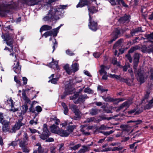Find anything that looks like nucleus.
Listing matches in <instances>:
<instances>
[{
	"label": "nucleus",
	"instance_id": "1",
	"mask_svg": "<svg viewBox=\"0 0 153 153\" xmlns=\"http://www.w3.org/2000/svg\"><path fill=\"white\" fill-rule=\"evenodd\" d=\"M4 38V40L6 42L7 45L10 46L11 48V49H9L7 47H5L4 49V50H7L10 52H11V50L13 52L10 54V55L14 57V63L13 66V69L14 71L16 74H19L20 73L21 71V67L19 65V62L18 61H15L16 59V53H18V50L16 48L13 50V40L12 39L8 34H5L3 36Z\"/></svg>",
	"mask_w": 153,
	"mask_h": 153
},
{
	"label": "nucleus",
	"instance_id": "2",
	"mask_svg": "<svg viewBox=\"0 0 153 153\" xmlns=\"http://www.w3.org/2000/svg\"><path fill=\"white\" fill-rule=\"evenodd\" d=\"M66 7V5H61L57 9L55 8H51L47 15L43 18V20L51 22L59 19L61 16V14L64 13L63 9Z\"/></svg>",
	"mask_w": 153,
	"mask_h": 153
},
{
	"label": "nucleus",
	"instance_id": "3",
	"mask_svg": "<svg viewBox=\"0 0 153 153\" xmlns=\"http://www.w3.org/2000/svg\"><path fill=\"white\" fill-rule=\"evenodd\" d=\"M43 132L40 135V137L42 139L45 140L50 135L51 133L48 130L47 125L45 124H44L43 125Z\"/></svg>",
	"mask_w": 153,
	"mask_h": 153
},
{
	"label": "nucleus",
	"instance_id": "4",
	"mask_svg": "<svg viewBox=\"0 0 153 153\" xmlns=\"http://www.w3.org/2000/svg\"><path fill=\"white\" fill-rule=\"evenodd\" d=\"M101 69L99 71V72L101 75H103L102 79L104 80H107L108 75L107 74V72L105 70H107L109 68V67H108L103 65L100 66Z\"/></svg>",
	"mask_w": 153,
	"mask_h": 153
},
{
	"label": "nucleus",
	"instance_id": "5",
	"mask_svg": "<svg viewBox=\"0 0 153 153\" xmlns=\"http://www.w3.org/2000/svg\"><path fill=\"white\" fill-rule=\"evenodd\" d=\"M136 78L137 80L141 83L144 82L145 79L144 73L141 70H139L136 75Z\"/></svg>",
	"mask_w": 153,
	"mask_h": 153
},
{
	"label": "nucleus",
	"instance_id": "6",
	"mask_svg": "<svg viewBox=\"0 0 153 153\" xmlns=\"http://www.w3.org/2000/svg\"><path fill=\"white\" fill-rule=\"evenodd\" d=\"M89 24L88 25V26L90 29L95 31L97 29V23L92 21L90 13H89Z\"/></svg>",
	"mask_w": 153,
	"mask_h": 153
},
{
	"label": "nucleus",
	"instance_id": "7",
	"mask_svg": "<svg viewBox=\"0 0 153 153\" xmlns=\"http://www.w3.org/2000/svg\"><path fill=\"white\" fill-rule=\"evenodd\" d=\"M102 98L104 100V101L107 102H112L116 101L119 102L121 101H124L125 99L123 98L119 99H114L113 98L111 97H105L104 96H102Z\"/></svg>",
	"mask_w": 153,
	"mask_h": 153
},
{
	"label": "nucleus",
	"instance_id": "8",
	"mask_svg": "<svg viewBox=\"0 0 153 153\" xmlns=\"http://www.w3.org/2000/svg\"><path fill=\"white\" fill-rule=\"evenodd\" d=\"M120 34V31L119 30L116 28L112 34V36H113V38L109 41V43H111L114 41H115L118 37V36Z\"/></svg>",
	"mask_w": 153,
	"mask_h": 153
},
{
	"label": "nucleus",
	"instance_id": "9",
	"mask_svg": "<svg viewBox=\"0 0 153 153\" xmlns=\"http://www.w3.org/2000/svg\"><path fill=\"white\" fill-rule=\"evenodd\" d=\"M69 108L70 109L74 112L76 115L77 116L80 115V113L79 110L78 109L76 105L72 104L69 105Z\"/></svg>",
	"mask_w": 153,
	"mask_h": 153
},
{
	"label": "nucleus",
	"instance_id": "10",
	"mask_svg": "<svg viewBox=\"0 0 153 153\" xmlns=\"http://www.w3.org/2000/svg\"><path fill=\"white\" fill-rule=\"evenodd\" d=\"M93 127L92 126H89L88 127H86L85 126H83L81 131L82 132L83 134L85 135H88L90 134V133L88 132L89 130L92 129Z\"/></svg>",
	"mask_w": 153,
	"mask_h": 153
},
{
	"label": "nucleus",
	"instance_id": "11",
	"mask_svg": "<svg viewBox=\"0 0 153 153\" xmlns=\"http://www.w3.org/2000/svg\"><path fill=\"white\" fill-rule=\"evenodd\" d=\"M39 0H25L24 3L30 6L38 4Z\"/></svg>",
	"mask_w": 153,
	"mask_h": 153
},
{
	"label": "nucleus",
	"instance_id": "12",
	"mask_svg": "<svg viewBox=\"0 0 153 153\" xmlns=\"http://www.w3.org/2000/svg\"><path fill=\"white\" fill-rule=\"evenodd\" d=\"M134 47H132L128 51V53L126 56V58L130 62H131L132 58L131 57L134 55Z\"/></svg>",
	"mask_w": 153,
	"mask_h": 153
},
{
	"label": "nucleus",
	"instance_id": "13",
	"mask_svg": "<svg viewBox=\"0 0 153 153\" xmlns=\"http://www.w3.org/2000/svg\"><path fill=\"white\" fill-rule=\"evenodd\" d=\"M23 125V123L20 121L16 122L15 125L13 127V132H15L16 131L20 129L21 127Z\"/></svg>",
	"mask_w": 153,
	"mask_h": 153
},
{
	"label": "nucleus",
	"instance_id": "14",
	"mask_svg": "<svg viewBox=\"0 0 153 153\" xmlns=\"http://www.w3.org/2000/svg\"><path fill=\"white\" fill-rule=\"evenodd\" d=\"M58 65V61H55L53 58L52 62L49 64L48 66L50 68H56L58 70L59 69V68Z\"/></svg>",
	"mask_w": 153,
	"mask_h": 153
},
{
	"label": "nucleus",
	"instance_id": "15",
	"mask_svg": "<svg viewBox=\"0 0 153 153\" xmlns=\"http://www.w3.org/2000/svg\"><path fill=\"white\" fill-rule=\"evenodd\" d=\"M7 101L8 104H11V108L10 110V111H12L13 112H15L18 110V108H15L14 107V104L13 103V101L11 98H10L8 99Z\"/></svg>",
	"mask_w": 153,
	"mask_h": 153
},
{
	"label": "nucleus",
	"instance_id": "16",
	"mask_svg": "<svg viewBox=\"0 0 153 153\" xmlns=\"http://www.w3.org/2000/svg\"><path fill=\"white\" fill-rule=\"evenodd\" d=\"M69 134V132L67 130H64L61 129H60L58 134L62 137H68Z\"/></svg>",
	"mask_w": 153,
	"mask_h": 153
},
{
	"label": "nucleus",
	"instance_id": "17",
	"mask_svg": "<svg viewBox=\"0 0 153 153\" xmlns=\"http://www.w3.org/2000/svg\"><path fill=\"white\" fill-rule=\"evenodd\" d=\"M50 128L51 131L52 133L57 134L60 129L58 126H56L54 124H53L50 127Z\"/></svg>",
	"mask_w": 153,
	"mask_h": 153
},
{
	"label": "nucleus",
	"instance_id": "18",
	"mask_svg": "<svg viewBox=\"0 0 153 153\" xmlns=\"http://www.w3.org/2000/svg\"><path fill=\"white\" fill-rule=\"evenodd\" d=\"M74 92L73 89L70 86L68 88H66L64 93V95H62L61 97L64 98L67 95L71 94Z\"/></svg>",
	"mask_w": 153,
	"mask_h": 153
},
{
	"label": "nucleus",
	"instance_id": "19",
	"mask_svg": "<svg viewBox=\"0 0 153 153\" xmlns=\"http://www.w3.org/2000/svg\"><path fill=\"white\" fill-rule=\"evenodd\" d=\"M63 25L62 24L57 28L53 29L52 30L50 31L52 32V35L53 36H57V33L59 32V30Z\"/></svg>",
	"mask_w": 153,
	"mask_h": 153
},
{
	"label": "nucleus",
	"instance_id": "20",
	"mask_svg": "<svg viewBox=\"0 0 153 153\" xmlns=\"http://www.w3.org/2000/svg\"><path fill=\"white\" fill-rule=\"evenodd\" d=\"M35 147L36 148L38 149V150L34 151L33 153H43V151L42 149L40 144L39 143L37 144Z\"/></svg>",
	"mask_w": 153,
	"mask_h": 153
},
{
	"label": "nucleus",
	"instance_id": "21",
	"mask_svg": "<svg viewBox=\"0 0 153 153\" xmlns=\"http://www.w3.org/2000/svg\"><path fill=\"white\" fill-rule=\"evenodd\" d=\"M3 125L2 129L4 131L6 132L8 130V126L9 124V122L5 120L4 121L3 123H1Z\"/></svg>",
	"mask_w": 153,
	"mask_h": 153
},
{
	"label": "nucleus",
	"instance_id": "22",
	"mask_svg": "<svg viewBox=\"0 0 153 153\" xmlns=\"http://www.w3.org/2000/svg\"><path fill=\"white\" fill-rule=\"evenodd\" d=\"M139 54L138 53H136L134 54V67L137 65V64L139 62ZM136 72V70H134V73Z\"/></svg>",
	"mask_w": 153,
	"mask_h": 153
},
{
	"label": "nucleus",
	"instance_id": "23",
	"mask_svg": "<svg viewBox=\"0 0 153 153\" xmlns=\"http://www.w3.org/2000/svg\"><path fill=\"white\" fill-rule=\"evenodd\" d=\"M52 27L49 25H43L40 28V31L41 32L43 31L48 30H51Z\"/></svg>",
	"mask_w": 153,
	"mask_h": 153
},
{
	"label": "nucleus",
	"instance_id": "24",
	"mask_svg": "<svg viewBox=\"0 0 153 153\" xmlns=\"http://www.w3.org/2000/svg\"><path fill=\"white\" fill-rule=\"evenodd\" d=\"M115 78L117 80H120L122 82H126L128 85H131L130 82H129L126 79L121 78L120 75H116Z\"/></svg>",
	"mask_w": 153,
	"mask_h": 153
},
{
	"label": "nucleus",
	"instance_id": "25",
	"mask_svg": "<svg viewBox=\"0 0 153 153\" xmlns=\"http://www.w3.org/2000/svg\"><path fill=\"white\" fill-rule=\"evenodd\" d=\"M129 18V16L126 15L124 16L121 18L119 19V21L121 23H124L128 21Z\"/></svg>",
	"mask_w": 153,
	"mask_h": 153
},
{
	"label": "nucleus",
	"instance_id": "26",
	"mask_svg": "<svg viewBox=\"0 0 153 153\" xmlns=\"http://www.w3.org/2000/svg\"><path fill=\"white\" fill-rule=\"evenodd\" d=\"M90 150V148L88 147L83 146L82 148L78 152V153H84L88 152Z\"/></svg>",
	"mask_w": 153,
	"mask_h": 153
},
{
	"label": "nucleus",
	"instance_id": "27",
	"mask_svg": "<svg viewBox=\"0 0 153 153\" xmlns=\"http://www.w3.org/2000/svg\"><path fill=\"white\" fill-rule=\"evenodd\" d=\"M54 76V74H52L50 77H49V78L50 79H51L52 78H53L51 80H49L48 82H51L52 83L55 84L57 83V82L59 78H53Z\"/></svg>",
	"mask_w": 153,
	"mask_h": 153
},
{
	"label": "nucleus",
	"instance_id": "28",
	"mask_svg": "<svg viewBox=\"0 0 153 153\" xmlns=\"http://www.w3.org/2000/svg\"><path fill=\"white\" fill-rule=\"evenodd\" d=\"M100 111V110L96 108H92L89 110V113L92 115H94L97 114Z\"/></svg>",
	"mask_w": 153,
	"mask_h": 153
},
{
	"label": "nucleus",
	"instance_id": "29",
	"mask_svg": "<svg viewBox=\"0 0 153 153\" xmlns=\"http://www.w3.org/2000/svg\"><path fill=\"white\" fill-rule=\"evenodd\" d=\"M123 40L120 39L118 40L116 43L114 45L113 49H118L120 46L121 43L122 42Z\"/></svg>",
	"mask_w": 153,
	"mask_h": 153
},
{
	"label": "nucleus",
	"instance_id": "30",
	"mask_svg": "<svg viewBox=\"0 0 153 153\" xmlns=\"http://www.w3.org/2000/svg\"><path fill=\"white\" fill-rule=\"evenodd\" d=\"M64 68L65 70L67 73L69 74H70L73 72L72 69H71L69 68V65L68 64H66L64 67Z\"/></svg>",
	"mask_w": 153,
	"mask_h": 153
},
{
	"label": "nucleus",
	"instance_id": "31",
	"mask_svg": "<svg viewBox=\"0 0 153 153\" xmlns=\"http://www.w3.org/2000/svg\"><path fill=\"white\" fill-rule=\"evenodd\" d=\"M87 0H81L80 2L76 5V7H82L87 4Z\"/></svg>",
	"mask_w": 153,
	"mask_h": 153
},
{
	"label": "nucleus",
	"instance_id": "32",
	"mask_svg": "<svg viewBox=\"0 0 153 153\" xmlns=\"http://www.w3.org/2000/svg\"><path fill=\"white\" fill-rule=\"evenodd\" d=\"M71 67L74 72L77 71L79 69V65L76 63L73 64L71 65Z\"/></svg>",
	"mask_w": 153,
	"mask_h": 153
},
{
	"label": "nucleus",
	"instance_id": "33",
	"mask_svg": "<svg viewBox=\"0 0 153 153\" xmlns=\"http://www.w3.org/2000/svg\"><path fill=\"white\" fill-rule=\"evenodd\" d=\"M61 105L62 106L63 108L64 109V114H65V115H67L68 111V109L67 105L64 102H62L61 104Z\"/></svg>",
	"mask_w": 153,
	"mask_h": 153
},
{
	"label": "nucleus",
	"instance_id": "34",
	"mask_svg": "<svg viewBox=\"0 0 153 153\" xmlns=\"http://www.w3.org/2000/svg\"><path fill=\"white\" fill-rule=\"evenodd\" d=\"M92 122H96L95 117H91L90 118H87L85 121H84V123H89Z\"/></svg>",
	"mask_w": 153,
	"mask_h": 153
},
{
	"label": "nucleus",
	"instance_id": "35",
	"mask_svg": "<svg viewBox=\"0 0 153 153\" xmlns=\"http://www.w3.org/2000/svg\"><path fill=\"white\" fill-rule=\"evenodd\" d=\"M25 140L24 141H21L20 142L19 146L21 147H24L27 144V141H28L27 138L26 137Z\"/></svg>",
	"mask_w": 153,
	"mask_h": 153
},
{
	"label": "nucleus",
	"instance_id": "36",
	"mask_svg": "<svg viewBox=\"0 0 153 153\" xmlns=\"http://www.w3.org/2000/svg\"><path fill=\"white\" fill-rule=\"evenodd\" d=\"M128 103L127 102H123L119 107V110L125 108L126 109L128 106Z\"/></svg>",
	"mask_w": 153,
	"mask_h": 153
},
{
	"label": "nucleus",
	"instance_id": "37",
	"mask_svg": "<svg viewBox=\"0 0 153 153\" xmlns=\"http://www.w3.org/2000/svg\"><path fill=\"white\" fill-rule=\"evenodd\" d=\"M87 98V97L86 95H81L79 97L78 99V102H82L85 100V99Z\"/></svg>",
	"mask_w": 153,
	"mask_h": 153
},
{
	"label": "nucleus",
	"instance_id": "38",
	"mask_svg": "<svg viewBox=\"0 0 153 153\" xmlns=\"http://www.w3.org/2000/svg\"><path fill=\"white\" fill-rule=\"evenodd\" d=\"M75 128V126L74 125L69 126H68L67 130L68 132H69V134L73 131L74 129Z\"/></svg>",
	"mask_w": 153,
	"mask_h": 153
},
{
	"label": "nucleus",
	"instance_id": "39",
	"mask_svg": "<svg viewBox=\"0 0 153 153\" xmlns=\"http://www.w3.org/2000/svg\"><path fill=\"white\" fill-rule=\"evenodd\" d=\"M36 117H35L33 120H30L29 122L30 124L31 125H36L37 123L38 119L36 118Z\"/></svg>",
	"mask_w": 153,
	"mask_h": 153
},
{
	"label": "nucleus",
	"instance_id": "40",
	"mask_svg": "<svg viewBox=\"0 0 153 153\" xmlns=\"http://www.w3.org/2000/svg\"><path fill=\"white\" fill-rule=\"evenodd\" d=\"M112 63L114 65H116L117 66H120V65L119 63V62H118L117 59L116 58H114L112 60Z\"/></svg>",
	"mask_w": 153,
	"mask_h": 153
},
{
	"label": "nucleus",
	"instance_id": "41",
	"mask_svg": "<svg viewBox=\"0 0 153 153\" xmlns=\"http://www.w3.org/2000/svg\"><path fill=\"white\" fill-rule=\"evenodd\" d=\"M88 10L90 13H92L96 12L97 11V9L96 7H93L88 8Z\"/></svg>",
	"mask_w": 153,
	"mask_h": 153
},
{
	"label": "nucleus",
	"instance_id": "42",
	"mask_svg": "<svg viewBox=\"0 0 153 153\" xmlns=\"http://www.w3.org/2000/svg\"><path fill=\"white\" fill-rule=\"evenodd\" d=\"M142 123L141 120H137L134 121V128L138 127Z\"/></svg>",
	"mask_w": 153,
	"mask_h": 153
},
{
	"label": "nucleus",
	"instance_id": "43",
	"mask_svg": "<svg viewBox=\"0 0 153 153\" xmlns=\"http://www.w3.org/2000/svg\"><path fill=\"white\" fill-rule=\"evenodd\" d=\"M22 96L23 99H24V100L27 101L28 100H29V99L27 97L26 95V94L25 91L24 90L22 91Z\"/></svg>",
	"mask_w": 153,
	"mask_h": 153
},
{
	"label": "nucleus",
	"instance_id": "44",
	"mask_svg": "<svg viewBox=\"0 0 153 153\" xmlns=\"http://www.w3.org/2000/svg\"><path fill=\"white\" fill-rule=\"evenodd\" d=\"M28 109V107L26 105H25L22 106V113L24 114L26 112Z\"/></svg>",
	"mask_w": 153,
	"mask_h": 153
},
{
	"label": "nucleus",
	"instance_id": "45",
	"mask_svg": "<svg viewBox=\"0 0 153 153\" xmlns=\"http://www.w3.org/2000/svg\"><path fill=\"white\" fill-rule=\"evenodd\" d=\"M81 146V144H79L75 145L73 147H71V150H75L79 148Z\"/></svg>",
	"mask_w": 153,
	"mask_h": 153
},
{
	"label": "nucleus",
	"instance_id": "46",
	"mask_svg": "<svg viewBox=\"0 0 153 153\" xmlns=\"http://www.w3.org/2000/svg\"><path fill=\"white\" fill-rule=\"evenodd\" d=\"M118 4H120L121 3L122 5L126 7H127L128 6L125 3L123 0H116Z\"/></svg>",
	"mask_w": 153,
	"mask_h": 153
},
{
	"label": "nucleus",
	"instance_id": "47",
	"mask_svg": "<svg viewBox=\"0 0 153 153\" xmlns=\"http://www.w3.org/2000/svg\"><path fill=\"white\" fill-rule=\"evenodd\" d=\"M53 51L52 52H53L55 50V47H57V42L56 41V39L55 38H54L53 39Z\"/></svg>",
	"mask_w": 153,
	"mask_h": 153
},
{
	"label": "nucleus",
	"instance_id": "48",
	"mask_svg": "<svg viewBox=\"0 0 153 153\" xmlns=\"http://www.w3.org/2000/svg\"><path fill=\"white\" fill-rule=\"evenodd\" d=\"M114 132V131L111 130L109 131H103L102 132V133L105 135L108 136L113 133Z\"/></svg>",
	"mask_w": 153,
	"mask_h": 153
},
{
	"label": "nucleus",
	"instance_id": "49",
	"mask_svg": "<svg viewBox=\"0 0 153 153\" xmlns=\"http://www.w3.org/2000/svg\"><path fill=\"white\" fill-rule=\"evenodd\" d=\"M84 91L85 92L88 94L92 93L93 92V91L89 87H87V88H86L84 89Z\"/></svg>",
	"mask_w": 153,
	"mask_h": 153
},
{
	"label": "nucleus",
	"instance_id": "50",
	"mask_svg": "<svg viewBox=\"0 0 153 153\" xmlns=\"http://www.w3.org/2000/svg\"><path fill=\"white\" fill-rule=\"evenodd\" d=\"M52 35L51 31H47L43 35V36H44L45 38H47L48 36H51Z\"/></svg>",
	"mask_w": 153,
	"mask_h": 153
},
{
	"label": "nucleus",
	"instance_id": "51",
	"mask_svg": "<svg viewBox=\"0 0 153 153\" xmlns=\"http://www.w3.org/2000/svg\"><path fill=\"white\" fill-rule=\"evenodd\" d=\"M98 89L101 92H103L105 91H107L108 90L107 89H103V87L101 86H98Z\"/></svg>",
	"mask_w": 153,
	"mask_h": 153
},
{
	"label": "nucleus",
	"instance_id": "52",
	"mask_svg": "<svg viewBox=\"0 0 153 153\" xmlns=\"http://www.w3.org/2000/svg\"><path fill=\"white\" fill-rule=\"evenodd\" d=\"M14 80L16 83L18 84L20 86L21 85V83L20 81L18 79L17 77L16 76H15L14 77Z\"/></svg>",
	"mask_w": 153,
	"mask_h": 153
},
{
	"label": "nucleus",
	"instance_id": "53",
	"mask_svg": "<svg viewBox=\"0 0 153 153\" xmlns=\"http://www.w3.org/2000/svg\"><path fill=\"white\" fill-rule=\"evenodd\" d=\"M101 54L100 53L97 52H95L93 54V56L95 58L99 57L100 56Z\"/></svg>",
	"mask_w": 153,
	"mask_h": 153
},
{
	"label": "nucleus",
	"instance_id": "54",
	"mask_svg": "<svg viewBox=\"0 0 153 153\" xmlns=\"http://www.w3.org/2000/svg\"><path fill=\"white\" fill-rule=\"evenodd\" d=\"M149 74H150V77L151 79L153 80V69H151L149 72Z\"/></svg>",
	"mask_w": 153,
	"mask_h": 153
},
{
	"label": "nucleus",
	"instance_id": "55",
	"mask_svg": "<svg viewBox=\"0 0 153 153\" xmlns=\"http://www.w3.org/2000/svg\"><path fill=\"white\" fill-rule=\"evenodd\" d=\"M4 120L3 119V114L0 112V122L1 123H3Z\"/></svg>",
	"mask_w": 153,
	"mask_h": 153
},
{
	"label": "nucleus",
	"instance_id": "56",
	"mask_svg": "<svg viewBox=\"0 0 153 153\" xmlns=\"http://www.w3.org/2000/svg\"><path fill=\"white\" fill-rule=\"evenodd\" d=\"M66 53L67 54L70 56H72L74 55V54L72 53V52L69 50L66 51Z\"/></svg>",
	"mask_w": 153,
	"mask_h": 153
},
{
	"label": "nucleus",
	"instance_id": "57",
	"mask_svg": "<svg viewBox=\"0 0 153 153\" xmlns=\"http://www.w3.org/2000/svg\"><path fill=\"white\" fill-rule=\"evenodd\" d=\"M128 126H123L122 125L120 126V128H123L126 131H128L129 130V129L128 128Z\"/></svg>",
	"mask_w": 153,
	"mask_h": 153
},
{
	"label": "nucleus",
	"instance_id": "58",
	"mask_svg": "<svg viewBox=\"0 0 153 153\" xmlns=\"http://www.w3.org/2000/svg\"><path fill=\"white\" fill-rule=\"evenodd\" d=\"M56 147L55 146H52L50 148L51 152V153H55Z\"/></svg>",
	"mask_w": 153,
	"mask_h": 153
},
{
	"label": "nucleus",
	"instance_id": "59",
	"mask_svg": "<svg viewBox=\"0 0 153 153\" xmlns=\"http://www.w3.org/2000/svg\"><path fill=\"white\" fill-rule=\"evenodd\" d=\"M36 111L38 112H40L42 111L41 107L39 106H37L36 108Z\"/></svg>",
	"mask_w": 153,
	"mask_h": 153
},
{
	"label": "nucleus",
	"instance_id": "60",
	"mask_svg": "<svg viewBox=\"0 0 153 153\" xmlns=\"http://www.w3.org/2000/svg\"><path fill=\"white\" fill-rule=\"evenodd\" d=\"M153 103V98L149 102V104L147 105L146 107H147L148 106L150 105V106L148 108H149L152 106V104Z\"/></svg>",
	"mask_w": 153,
	"mask_h": 153
},
{
	"label": "nucleus",
	"instance_id": "61",
	"mask_svg": "<svg viewBox=\"0 0 153 153\" xmlns=\"http://www.w3.org/2000/svg\"><path fill=\"white\" fill-rule=\"evenodd\" d=\"M78 94H75L73 96L71 97H70V100H74L75 99H76L77 97H78Z\"/></svg>",
	"mask_w": 153,
	"mask_h": 153
},
{
	"label": "nucleus",
	"instance_id": "62",
	"mask_svg": "<svg viewBox=\"0 0 153 153\" xmlns=\"http://www.w3.org/2000/svg\"><path fill=\"white\" fill-rule=\"evenodd\" d=\"M17 145L16 142V141H13L12 142L10 143L9 144V146H15Z\"/></svg>",
	"mask_w": 153,
	"mask_h": 153
},
{
	"label": "nucleus",
	"instance_id": "63",
	"mask_svg": "<svg viewBox=\"0 0 153 153\" xmlns=\"http://www.w3.org/2000/svg\"><path fill=\"white\" fill-rule=\"evenodd\" d=\"M22 80L23 81V83L24 85H26L27 83V79L25 77H23Z\"/></svg>",
	"mask_w": 153,
	"mask_h": 153
},
{
	"label": "nucleus",
	"instance_id": "64",
	"mask_svg": "<svg viewBox=\"0 0 153 153\" xmlns=\"http://www.w3.org/2000/svg\"><path fill=\"white\" fill-rule=\"evenodd\" d=\"M109 1L112 5H115L116 4V3L115 0H109Z\"/></svg>",
	"mask_w": 153,
	"mask_h": 153
}]
</instances>
